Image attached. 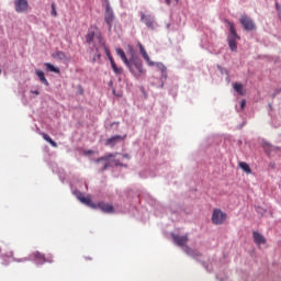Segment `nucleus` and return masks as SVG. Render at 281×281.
I'll list each match as a JSON object with an SVG mask.
<instances>
[{"instance_id":"7c9ffc66","label":"nucleus","mask_w":281,"mask_h":281,"mask_svg":"<svg viewBox=\"0 0 281 281\" xmlns=\"http://www.w3.org/2000/svg\"><path fill=\"white\" fill-rule=\"evenodd\" d=\"M31 93H34L35 95H40L41 92H38L37 90H32Z\"/></svg>"},{"instance_id":"4468645a","label":"nucleus","mask_w":281,"mask_h":281,"mask_svg":"<svg viewBox=\"0 0 281 281\" xmlns=\"http://www.w3.org/2000/svg\"><path fill=\"white\" fill-rule=\"evenodd\" d=\"M98 207L105 214H113L115 212V209L112 206V204L109 203H99Z\"/></svg>"},{"instance_id":"393cba45","label":"nucleus","mask_w":281,"mask_h":281,"mask_svg":"<svg viewBox=\"0 0 281 281\" xmlns=\"http://www.w3.org/2000/svg\"><path fill=\"white\" fill-rule=\"evenodd\" d=\"M114 166H124V167L126 168V165L120 162L119 159H115V160H114Z\"/></svg>"},{"instance_id":"aec40b11","label":"nucleus","mask_w":281,"mask_h":281,"mask_svg":"<svg viewBox=\"0 0 281 281\" xmlns=\"http://www.w3.org/2000/svg\"><path fill=\"white\" fill-rule=\"evenodd\" d=\"M239 168H241L246 175H251V167H249L247 162H239Z\"/></svg>"},{"instance_id":"5701e85b","label":"nucleus","mask_w":281,"mask_h":281,"mask_svg":"<svg viewBox=\"0 0 281 281\" xmlns=\"http://www.w3.org/2000/svg\"><path fill=\"white\" fill-rule=\"evenodd\" d=\"M101 49H104L108 57L111 56V50H109V47H106L104 42H103V46L100 47V52H101Z\"/></svg>"},{"instance_id":"4be33fe9","label":"nucleus","mask_w":281,"mask_h":281,"mask_svg":"<svg viewBox=\"0 0 281 281\" xmlns=\"http://www.w3.org/2000/svg\"><path fill=\"white\" fill-rule=\"evenodd\" d=\"M154 65H156L159 71H161L162 76H166L167 68L162 63H156V64L154 63Z\"/></svg>"},{"instance_id":"f257e3e1","label":"nucleus","mask_w":281,"mask_h":281,"mask_svg":"<svg viewBox=\"0 0 281 281\" xmlns=\"http://www.w3.org/2000/svg\"><path fill=\"white\" fill-rule=\"evenodd\" d=\"M116 54L123 60L124 65L128 67L131 74H133L135 78H140V76H144V74H146V70H144V66L142 65V61L139 59L128 60V58L126 57V53H124V49L122 48H116Z\"/></svg>"},{"instance_id":"423d86ee","label":"nucleus","mask_w":281,"mask_h":281,"mask_svg":"<svg viewBox=\"0 0 281 281\" xmlns=\"http://www.w3.org/2000/svg\"><path fill=\"white\" fill-rule=\"evenodd\" d=\"M211 221L213 225H224L225 221H227V213L221 209H214Z\"/></svg>"},{"instance_id":"f8f14e48","label":"nucleus","mask_w":281,"mask_h":281,"mask_svg":"<svg viewBox=\"0 0 281 281\" xmlns=\"http://www.w3.org/2000/svg\"><path fill=\"white\" fill-rule=\"evenodd\" d=\"M138 47L139 53L142 54L144 60H146L147 65H149V67H154L155 61L150 60V56H148V53L146 52V48H144V45H142V43H138Z\"/></svg>"},{"instance_id":"c756f323","label":"nucleus","mask_w":281,"mask_h":281,"mask_svg":"<svg viewBox=\"0 0 281 281\" xmlns=\"http://www.w3.org/2000/svg\"><path fill=\"white\" fill-rule=\"evenodd\" d=\"M12 256H14V252L9 251L8 255H7V258H12Z\"/></svg>"},{"instance_id":"72a5a7b5","label":"nucleus","mask_w":281,"mask_h":281,"mask_svg":"<svg viewBox=\"0 0 281 281\" xmlns=\"http://www.w3.org/2000/svg\"><path fill=\"white\" fill-rule=\"evenodd\" d=\"M0 74H1V69H0Z\"/></svg>"},{"instance_id":"ddd939ff","label":"nucleus","mask_w":281,"mask_h":281,"mask_svg":"<svg viewBox=\"0 0 281 281\" xmlns=\"http://www.w3.org/2000/svg\"><path fill=\"white\" fill-rule=\"evenodd\" d=\"M142 21L143 23H145V25H147V27H149L150 30L155 29V18H153L151 15H146V14H142Z\"/></svg>"},{"instance_id":"b1692460","label":"nucleus","mask_w":281,"mask_h":281,"mask_svg":"<svg viewBox=\"0 0 281 281\" xmlns=\"http://www.w3.org/2000/svg\"><path fill=\"white\" fill-rule=\"evenodd\" d=\"M52 16H58V13L56 12V4L52 3Z\"/></svg>"},{"instance_id":"412c9836","label":"nucleus","mask_w":281,"mask_h":281,"mask_svg":"<svg viewBox=\"0 0 281 281\" xmlns=\"http://www.w3.org/2000/svg\"><path fill=\"white\" fill-rule=\"evenodd\" d=\"M234 90H235L239 95H245V91H243V83H234Z\"/></svg>"},{"instance_id":"39448f33","label":"nucleus","mask_w":281,"mask_h":281,"mask_svg":"<svg viewBox=\"0 0 281 281\" xmlns=\"http://www.w3.org/2000/svg\"><path fill=\"white\" fill-rule=\"evenodd\" d=\"M104 22L109 27V32H111V30H113V23H115V12H113V8H111L110 3L105 5Z\"/></svg>"},{"instance_id":"a211bd4d","label":"nucleus","mask_w":281,"mask_h":281,"mask_svg":"<svg viewBox=\"0 0 281 281\" xmlns=\"http://www.w3.org/2000/svg\"><path fill=\"white\" fill-rule=\"evenodd\" d=\"M43 139H45V142H47L48 144H50V146H53V148H58V144L56 142H54V139H52V137H49V135L45 134V133H41Z\"/></svg>"},{"instance_id":"a878e982","label":"nucleus","mask_w":281,"mask_h":281,"mask_svg":"<svg viewBox=\"0 0 281 281\" xmlns=\"http://www.w3.org/2000/svg\"><path fill=\"white\" fill-rule=\"evenodd\" d=\"M245 106H247V101L246 100H241L240 102V109H245Z\"/></svg>"},{"instance_id":"7ed1b4c3","label":"nucleus","mask_w":281,"mask_h":281,"mask_svg":"<svg viewBox=\"0 0 281 281\" xmlns=\"http://www.w3.org/2000/svg\"><path fill=\"white\" fill-rule=\"evenodd\" d=\"M228 25L229 35L227 37L228 46L232 52L238 50V44L237 41H240V36H238V33L236 32V26L233 24V22H229L228 20L225 21Z\"/></svg>"},{"instance_id":"bb28decb","label":"nucleus","mask_w":281,"mask_h":281,"mask_svg":"<svg viewBox=\"0 0 281 281\" xmlns=\"http://www.w3.org/2000/svg\"><path fill=\"white\" fill-rule=\"evenodd\" d=\"M78 93H79V95H82V93H85V90H83L82 87H80V86H79V88H78Z\"/></svg>"},{"instance_id":"c85d7f7f","label":"nucleus","mask_w":281,"mask_h":281,"mask_svg":"<svg viewBox=\"0 0 281 281\" xmlns=\"http://www.w3.org/2000/svg\"><path fill=\"white\" fill-rule=\"evenodd\" d=\"M122 157L123 159H131V156H128V154H123Z\"/></svg>"},{"instance_id":"6ab92c4d","label":"nucleus","mask_w":281,"mask_h":281,"mask_svg":"<svg viewBox=\"0 0 281 281\" xmlns=\"http://www.w3.org/2000/svg\"><path fill=\"white\" fill-rule=\"evenodd\" d=\"M46 70L52 71L53 74H60V69L56 68L54 65L50 63L45 64Z\"/></svg>"},{"instance_id":"20e7f679","label":"nucleus","mask_w":281,"mask_h":281,"mask_svg":"<svg viewBox=\"0 0 281 281\" xmlns=\"http://www.w3.org/2000/svg\"><path fill=\"white\" fill-rule=\"evenodd\" d=\"M171 238L175 243V245H178V247H184L183 251L187 252L188 256H192L194 258V256H201V254H194V250H192V248H190V246H186L188 245V235L184 236H179V235H171Z\"/></svg>"},{"instance_id":"473e14b6","label":"nucleus","mask_w":281,"mask_h":281,"mask_svg":"<svg viewBox=\"0 0 281 281\" xmlns=\"http://www.w3.org/2000/svg\"><path fill=\"white\" fill-rule=\"evenodd\" d=\"M92 153H93V151H91V150H88V151H87V155H92Z\"/></svg>"},{"instance_id":"6e6552de","label":"nucleus","mask_w":281,"mask_h":281,"mask_svg":"<svg viewBox=\"0 0 281 281\" xmlns=\"http://www.w3.org/2000/svg\"><path fill=\"white\" fill-rule=\"evenodd\" d=\"M240 24L243 25L244 30H246V32H254V30H256V23L248 15H241Z\"/></svg>"},{"instance_id":"2f4dec72","label":"nucleus","mask_w":281,"mask_h":281,"mask_svg":"<svg viewBox=\"0 0 281 281\" xmlns=\"http://www.w3.org/2000/svg\"><path fill=\"white\" fill-rule=\"evenodd\" d=\"M57 55L60 57L65 56L63 53H57Z\"/></svg>"},{"instance_id":"f3484780","label":"nucleus","mask_w":281,"mask_h":281,"mask_svg":"<svg viewBox=\"0 0 281 281\" xmlns=\"http://www.w3.org/2000/svg\"><path fill=\"white\" fill-rule=\"evenodd\" d=\"M35 74L43 85L49 87V81L45 78V72H43V70H36Z\"/></svg>"},{"instance_id":"dca6fc26","label":"nucleus","mask_w":281,"mask_h":281,"mask_svg":"<svg viewBox=\"0 0 281 281\" xmlns=\"http://www.w3.org/2000/svg\"><path fill=\"white\" fill-rule=\"evenodd\" d=\"M108 58H109V60L111 63V67H112L113 71H114V74H116V75L124 74V69L122 67H117V65L115 64V59H113V56L110 55Z\"/></svg>"},{"instance_id":"1a4fd4ad","label":"nucleus","mask_w":281,"mask_h":281,"mask_svg":"<svg viewBox=\"0 0 281 281\" xmlns=\"http://www.w3.org/2000/svg\"><path fill=\"white\" fill-rule=\"evenodd\" d=\"M75 196L78 199V201H80V203H83V205H88V207H93L95 209V204H93V202L91 201V196H85V194H82V192L80 191H74Z\"/></svg>"},{"instance_id":"9b49d317","label":"nucleus","mask_w":281,"mask_h":281,"mask_svg":"<svg viewBox=\"0 0 281 281\" xmlns=\"http://www.w3.org/2000/svg\"><path fill=\"white\" fill-rule=\"evenodd\" d=\"M126 139V135H114L105 140V146H110V148H114L120 142H124Z\"/></svg>"},{"instance_id":"2eb2a0df","label":"nucleus","mask_w":281,"mask_h":281,"mask_svg":"<svg viewBox=\"0 0 281 281\" xmlns=\"http://www.w3.org/2000/svg\"><path fill=\"white\" fill-rule=\"evenodd\" d=\"M252 238H254V241L256 243V245H266L267 244V239L265 238V236H262V234H260L258 232L252 233Z\"/></svg>"},{"instance_id":"cd10ccee","label":"nucleus","mask_w":281,"mask_h":281,"mask_svg":"<svg viewBox=\"0 0 281 281\" xmlns=\"http://www.w3.org/2000/svg\"><path fill=\"white\" fill-rule=\"evenodd\" d=\"M173 1H176V3H179V0H173ZM166 3L167 5H170V3H172V0H166Z\"/></svg>"},{"instance_id":"9d476101","label":"nucleus","mask_w":281,"mask_h":281,"mask_svg":"<svg viewBox=\"0 0 281 281\" xmlns=\"http://www.w3.org/2000/svg\"><path fill=\"white\" fill-rule=\"evenodd\" d=\"M14 7H15V12L19 14H22L23 12H27L30 10V3L27 0H14Z\"/></svg>"},{"instance_id":"f03ea898","label":"nucleus","mask_w":281,"mask_h":281,"mask_svg":"<svg viewBox=\"0 0 281 281\" xmlns=\"http://www.w3.org/2000/svg\"><path fill=\"white\" fill-rule=\"evenodd\" d=\"M86 43H93L95 55L92 60L93 63H98L102 56L100 53V47H104V40H102V35L98 32L97 29H90L86 35Z\"/></svg>"},{"instance_id":"0eeeda50","label":"nucleus","mask_w":281,"mask_h":281,"mask_svg":"<svg viewBox=\"0 0 281 281\" xmlns=\"http://www.w3.org/2000/svg\"><path fill=\"white\" fill-rule=\"evenodd\" d=\"M115 157H117V153H115V154H108V155H105V156H103L101 158H98L95 160V164H102L103 162L102 167L99 168L100 172H104V170H106V168H109V166H111L109 164L110 159H113Z\"/></svg>"}]
</instances>
